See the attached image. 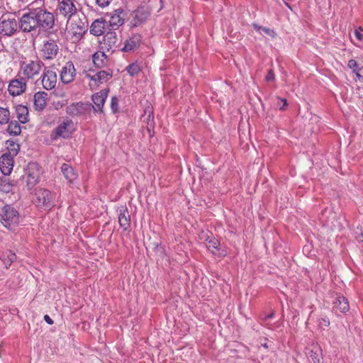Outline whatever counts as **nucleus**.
Returning <instances> with one entry per match:
<instances>
[{"mask_svg": "<svg viewBox=\"0 0 363 363\" xmlns=\"http://www.w3.org/2000/svg\"><path fill=\"white\" fill-rule=\"evenodd\" d=\"M56 194L44 188H36L32 199L33 203L40 209L50 211L55 206Z\"/></svg>", "mask_w": 363, "mask_h": 363, "instance_id": "obj_1", "label": "nucleus"}, {"mask_svg": "<svg viewBox=\"0 0 363 363\" xmlns=\"http://www.w3.org/2000/svg\"><path fill=\"white\" fill-rule=\"evenodd\" d=\"M44 67L45 64L38 57L35 60H21L20 61L19 72L26 79H33L40 74Z\"/></svg>", "mask_w": 363, "mask_h": 363, "instance_id": "obj_2", "label": "nucleus"}, {"mask_svg": "<svg viewBox=\"0 0 363 363\" xmlns=\"http://www.w3.org/2000/svg\"><path fill=\"white\" fill-rule=\"evenodd\" d=\"M38 30H42L48 35L51 34L55 25V17L53 13L42 8L35 9Z\"/></svg>", "mask_w": 363, "mask_h": 363, "instance_id": "obj_3", "label": "nucleus"}, {"mask_svg": "<svg viewBox=\"0 0 363 363\" xmlns=\"http://www.w3.org/2000/svg\"><path fill=\"white\" fill-rule=\"evenodd\" d=\"M19 30L23 33L36 32L38 29L35 9H29L18 20Z\"/></svg>", "mask_w": 363, "mask_h": 363, "instance_id": "obj_4", "label": "nucleus"}, {"mask_svg": "<svg viewBox=\"0 0 363 363\" xmlns=\"http://www.w3.org/2000/svg\"><path fill=\"white\" fill-rule=\"evenodd\" d=\"M66 113L72 118H86L91 111V104L89 102H74L66 107Z\"/></svg>", "mask_w": 363, "mask_h": 363, "instance_id": "obj_5", "label": "nucleus"}, {"mask_svg": "<svg viewBox=\"0 0 363 363\" xmlns=\"http://www.w3.org/2000/svg\"><path fill=\"white\" fill-rule=\"evenodd\" d=\"M59 49L57 41L50 38L43 42L39 52L43 60H51L57 57L59 53Z\"/></svg>", "mask_w": 363, "mask_h": 363, "instance_id": "obj_6", "label": "nucleus"}, {"mask_svg": "<svg viewBox=\"0 0 363 363\" xmlns=\"http://www.w3.org/2000/svg\"><path fill=\"white\" fill-rule=\"evenodd\" d=\"M1 222L6 228L18 222V212L11 205H5L1 209Z\"/></svg>", "mask_w": 363, "mask_h": 363, "instance_id": "obj_7", "label": "nucleus"}, {"mask_svg": "<svg viewBox=\"0 0 363 363\" xmlns=\"http://www.w3.org/2000/svg\"><path fill=\"white\" fill-rule=\"evenodd\" d=\"M57 12L68 21L74 16L77 11L74 0H58Z\"/></svg>", "mask_w": 363, "mask_h": 363, "instance_id": "obj_8", "label": "nucleus"}, {"mask_svg": "<svg viewBox=\"0 0 363 363\" xmlns=\"http://www.w3.org/2000/svg\"><path fill=\"white\" fill-rule=\"evenodd\" d=\"M102 48L108 51L111 50L113 52L120 51L121 39L118 37L114 30H108L104 35Z\"/></svg>", "mask_w": 363, "mask_h": 363, "instance_id": "obj_9", "label": "nucleus"}, {"mask_svg": "<svg viewBox=\"0 0 363 363\" xmlns=\"http://www.w3.org/2000/svg\"><path fill=\"white\" fill-rule=\"evenodd\" d=\"M40 79L43 87L46 90H51L56 86L57 76V73L52 69V67H45Z\"/></svg>", "mask_w": 363, "mask_h": 363, "instance_id": "obj_10", "label": "nucleus"}, {"mask_svg": "<svg viewBox=\"0 0 363 363\" xmlns=\"http://www.w3.org/2000/svg\"><path fill=\"white\" fill-rule=\"evenodd\" d=\"M109 89H102L91 96V101L94 105L91 104V109L95 113H104V106L109 93Z\"/></svg>", "mask_w": 363, "mask_h": 363, "instance_id": "obj_11", "label": "nucleus"}, {"mask_svg": "<svg viewBox=\"0 0 363 363\" xmlns=\"http://www.w3.org/2000/svg\"><path fill=\"white\" fill-rule=\"evenodd\" d=\"M19 29L18 21L15 18H1L0 19V34L6 36L13 35Z\"/></svg>", "mask_w": 363, "mask_h": 363, "instance_id": "obj_12", "label": "nucleus"}, {"mask_svg": "<svg viewBox=\"0 0 363 363\" xmlns=\"http://www.w3.org/2000/svg\"><path fill=\"white\" fill-rule=\"evenodd\" d=\"M71 125H73L72 120H65L62 123L59 124L55 129L52 130L50 134V138L52 140H56L59 138H63L65 139L69 138L72 134V132L69 130L68 127Z\"/></svg>", "mask_w": 363, "mask_h": 363, "instance_id": "obj_13", "label": "nucleus"}, {"mask_svg": "<svg viewBox=\"0 0 363 363\" xmlns=\"http://www.w3.org/2000/svg\"><path fill=\"white\" fill-rule=\"evenodd\" d=\"M143 36L139 33H135L128 37L124 42L120 51L123 52H132L137 50L141 45Z\"/></svg>", "mask_w": 363, "mask_h": 363, "instance_id": "obj_14", "label": "nucleus"}, {"mask_svg": "<svg viewBox=\"0 0 363 363\" xmlns=\"http://www.w3.org/2000/svg\"><path fill=\"white\" fill-rule=\"evenodd\" d=\"M150 15V10L147 6H139L133 13L130 21L132 27H137L144 23Z\"/></svg>", "mask_w": 363, "mask_h": 363, "instance_id": "obj_15", "label": "nucleus"}, {"mask_svg": "<svg viewBox=\"0 0 363 363\" xmlns=\"http://www.w3.org/2000/svg\"><path fill=\"white\" fill-rule=\"evenodd\" d=\"M76 76V69L72 61L67 62L62 67L60 73V80L63 84H67L74 81Z\"/></svg>", "mask_w": 363, "mask_h": 363, "instance_id": "obj_16", "label": "nucleus"}, {"mask_svg": "<svg viewBox=\"0 0 363 363\" xmlns=\"http://www.w3.org/2000/svg\"><path fill=\"white\" fill-rule=\"evenodd\" d=\"M125 16L126 13L123 9L119 8L114 10L111 13L109 21H107L108 28L112 27L113 30H116L121 26L124 24Z\"/></svg>", "mask_w": 363, "mask_h": 363, "instance_id": "obj_17", "label": "nucleus"}, {"mask_svg": "<svg viewBox=\"0 0 363 363\" xmlns=\"http://www.w3.org/2000/svg\"><path fill=\"white\" fill-rule=\"evenodd\" d=\"M113 77L112 71L100 70L96 74L91 75L90 74H86V77L94 82L90 84V86L98 87L100 84L108 82Z\"/></svg>", "mask_w": 363, "mask_h": 363, "instance_id": "obj_18", "label": "nucleus"}, {"mask_svg": "<svg viewBox=\"0 0 363 363\" xmlns=\"http://www.w3.org/2000/svg\"><path fill=\"white\" fill-rule=\"evenodd\" d=\"M26 80L23 77L11 80L8 88L9 94L13 96L23 94L26 89Z\"/></svg>", "mask_w": 363, "mask_h": 363, "instance_id": "obj_19", "label": "nucleus"}, {"mask_svg": "<svg viewBox=\"0 0 363 363\" xmlns=\"http://www.w3.org/2000/svg\"><path fill=\"white\" fill-rule=\"evenodd\" d=\"M11 154H4L0 157V170L5 176L9 175L13 169L14 160Z\"/></svg>", "mask_w": 363, "mask_h": 363, "instance_id": "obj_20", "label": "nucleus"}, {"mask_svg": "<svg viewBox=\"0 0 363 363\" xmlns=\"http://www.w3.org/2000/svg\"><path fill=\"white\" fill-rule=\"evenodd\" d=\"M206 241L207 242L208 250L215 256L225 257L227 252L225 250L220 248V241L215 238H208Z\"/></svg>", "mask_w": 363, "mask_h": 363, "instance_id": "obj_21", "label": "nucleus"}, {"mask_svg": "<svg viewBox=\"0 0 363 363\" xmlns=\"http://www.w3.org/2000/svg\"><path fill=\"white\" fill-rule=\"evenodd\" d=\"M108 29V22L105 19H96L90 26V33L95 36H100L104 33H106Z\"/></svg>", "mask_w": 363, "mask_h": 363, "instance_id": "obj_22", "label": "nucleus"}, {"mask_svg": "<svg viewBox=\"0 0 363 363\" xmlns=\"http://www.w3.org/2000/svg\"><path fill=\"white\" fill-rule=\"evenodd\" d=\"M118 223L123 230H127L130 225V216L125 206H121L118 210Z\"/></svg>", "mask_w": 363, "mask_h": 363, "instance_id": "obj_23", "label": "nucleus"}, {"mask_svg": "<svg viewBox=\"0 0 363 363\" xmlns=\"http://www.w3.org/2000/svg\"><path fill=\"white\" fill-rule=\"evenodd\" d=\"M308 350L307 357L311 363L323 362L322 350L318 345H312L311 348Z\"/></svg>", "mask_w": 363, "mask_h": 363, "instance_id": "obj_24", "label": "nucleus"}, {"mask_svg": "<svg viewBox=\"0 0 363 363\" xmlns=\"http://www.w3.org/2000/svg\"><path fill=\"white\" fill-rule=\"evenodd\" d=\"M48 101V94L45 91H38L33 96L34 108L36 111H43Z\"/></svg>", "mask_w": 363, "mask_h": 363, "instance_id": "obj_25", "label": "nucleus"}, {"mask_svg": "<svg viewBox=\"0 0 363 363\" xmlns=\"http://www.w3.org/2000/svg\"><path fill=\"white\" fill-rule=\"evenodd\" d=\"M333 307L345 313L350 309L348 300L344 296L338 295L333 302Z\"/></svg>", "mask_w": 363, "mask_h": 363, "instance_id": "obj_26", "label": "nucleus"}, {"mask_svg": "<svg viewBox=\"0 0 363 363\" xmlns=\"http://www.w3.org/2000/svg\"><path fill=\"white\" fill-rule=\"evenodd\" d=\"M61 171L65 178L70 184L73 183L78 177V174L68 164L64 163L61 167Z\"/></svg>", "mask_w": 363, "mask_h": 363, "instance_id": "obj_27", "label": "nucleus"}, {"mask_svg": "<svg viewBox=\"0 0 363 363\" xmlns=\"http://www.w3.org/2000/svg\"><path fill=\"white\" fill-rule=\"evenodd\" d=\"M71 30L74 41L79 40L84 36L86 31L84 23H82V25L72 24Z\"/></svg>", "mask_w": 363, "mask_h": 363, "instance_id": "obj_28", "label": "nucleus"}, {"mask_svg": "<svg viewBox=\"0 0 363 363\" xmlns=\"http://www.w3.org/2000/svg\"><path fill=\"white\" fill-rule=\"evenodd\" d=\"M16 112L20 123H26L28 121V109L26 106L18 105L16 107Z\"/></svg>", "mask_w": 363, "mask_h": 363, "instance_id": "obj_29", "label": "nucleus"}, {"mask_svg": "<svg viewBox=\"0 0 363 363\" xmlns=\"http://www.w3.org/2000/svg\"><path fill=\"white\" fill-rule=\"evenodd\" d=\"M106 59L107 56L104 52H96L92 56L93 62L98 68H101L105 65Z\"/></svg>", "mask_w": 363, "mask_h": 363, "instance_id": "obj_30", "label": "nucleus"}, {"mask_svg": "<svg viewBox=\"0 0 363 363\" xmlns=\"http://www.w3.org/2000/svg\"><path fill=\"white\" fill-rule=\"evenodd\" d=\"M1 259L6 268H9L11 264L16 259V255L11 250H7L2 253Z\"/></svg>", "mask_w": 363, "mask_h": 363, "instance_id": "obj_31", "label": "nucleus"}, {"mask_svg": "<svg viewBox=\"0 0 363 363\" xmlns=\"http://www.w3.org/2000/svg\"><path fill=\"white\" fill-rule=\"evenodd\" d=\"M6 148L9 151L6 154H11L13 157L17 155L20 150V145L13 140H8L6 142Z\"/></svg>", "mask_w": 363, "mask_h": 363, "instance_id": "obj_32", "label": "nucleus"}, {"mask_svg": "<svg viewBox=\"0 0 363 363\" xmlns=\"http://www.w3.org/2000/svg\"><path fill=\"white\" fill-rule=\"evenodd\" d=\"M7 128V132L12 135L17 136L19 135L21 133V128L19 124V122L16 121H9Z\"/></svg>", "mask_w": 363, "mask_h": 363, "instance_id": "obj_33", "label": "nucleus"}, {"mask_svg": "<svg viewBox=\"0 0 363 363\" xmlns=\"http://www.w3.org/2000/svg\"><path fill=\"white\" fill-rule=\"evenodd\" d=\"M0 191L4 193H9L12 191V184L6 177L0 178Z\"/></svg>", "mask_w": 363, "mask_h": 363, "instance_id": "obj_34", "label": "nucleus"}, {"mask_svg": "<svg viewBox=\"0 0 363 363\" xmlns=\"http://www.w3.org/2000/svg\"><path fill=\"white\" fill-rule=\"evenodd\" d=\"M126 70L131 77H135L141 72V68L137 62H133L126 67Z\"/></svg>", "mask_w": 363, "mask_h": 363, "instance_id": "obj_35", "label": "nucleus"}, {"mask_svg": "<svg viewBox=\"0 0 363 363\" xmlns=\"http://www.w3.org/2000/svg\"><path fill=\"white\" fill-rule=\"evenodd\" d=\"M10 112L7 108L0 107V124L4 125L9 122Z\"/></svg>", "mask_w": 363, "mask_h": 363, "instance_id": "obj_36", "label": "nucleus"}, {"mask_svg": "<svg viewBox=\"0 0 363 363\" xmlns=\"http://www.w3.org/2000/svg\"><path fill=\"white\" fill-rule=\"evenodd\" d=\"M118 98L116 96H113L111 97V109L113 113H116L118 112Z\"/></svg>", "mask_w": 363, "mask_h": 363, "instance_id": "obj_37", "label": "nucleus"}, {"mask_svg": "<svg viewBox=\"0 0 363 363\" xmlns=\"http://www.w3.org/2000/svg\"><path fill=\"white\" fill-rule=\"evenodd\" d=\"M254 28L259 33H264L269 35H272L274 31L269 28L258 26L257 24L253 25Z\"/></svg>", "mask_w": 363, "mask_h": 363, "instance_id": "obj_38", "label": "nucleus"}, {"mask_svg": "<svg viewBox=\"0 0 363 363\" xmlns=\"http://www.w3.org/2000/svg\"><path fill=\"white\" fill-rule=\"evenodd\" d=\"M347 66H348V67L350 69H352L353 72H354V69H356V70H362L363 69V67H361V68H359L357 62H356V60H354L353 59L350 60L348 61Z\"/></svg>", "mask_w": 363, "mask_h": 363, "instance_id": "obj_39", "label": "nucleus"}, {"mask_svg": "<svg viewBox=\"0 0 363 363\" xmlns=\"http://www.w3.org/2000/svg\"><path fill=\"white\" fill-rule=\"evenodd\" d=\"M28 180L27 181V185L29 189H30L33 185L35 184L37 179L34 176H32L31 174H28Z\"/></svg>", "mask_w": 363, "mask_h": 363, "instance_id": "obj_40", "label": "nucleus"}, {"mask_svg": "<svg viewBox=\"0 0 363 363\" xmlns=\"http://www.w3.org/2000/svg\"><path fill=\"white\" fill-rule=\"evenodd\" d=\"M112 0H96L97 5L101 8H104L109 5Z\"/></svg>", "mask_w": 363, "mask_h": 363, "instance_id": "obj_41", "label": "nucleus"}, {"mask_svg": "<svg viewBox=\"0 0 363 363\" xmlns=\"http://www.w3.org/2000/svg\"><path fill=\"white\" fill-rule=\"evenodd\" d=\"M275 78L274 73L272 69H269L267 72V74L265 77V80L267 82H272L274 81Z\"/></svg>", "mask_w": 363, "mask_h": 363, "instance_id": "obj_42", "label": "nucleus"}, {"mask_svg": "<svg viewBox=\"0 0 363 363\" xmlns=\"http://www.w3.org/2000/svg\"><path fill=\"white\" fill-rule=\"evenodd\" d=\"M319 323L322 327H328L330 325V320L328 318L325 316L320 318Z\"/></svg>", "mask_w": 363, "mask_h": 363, "instance_id": "obj_43", "label": "nucleus"}, {"mask_svg": "<svg viewBox=\"0 0 363 363\" xmlns=\"http://www.w3.org/2000/svg\"><path fill=\"white\" fill-rule=\"evenodd\" d=\"M43 319L49 325H52L54 323L52 319L48 315H45Z\"/></svg>", "mask_w": 363, "mask_h": 363, "instance_id": "obj_44", "label": "nucleus"}, {"mask_svg": "<svg viewBox=\"0 0 363 363\" xmlns=\"http://www.w3.org/2000/svg\"><path fill=\"white\" fill-rule=\"evenodd\" d=\"M280 100L282 102V105L279 106V109L284 110L285 107L288 105L287 100L286 99H280Z\"/></svg>", "mask_w": 363, "mask_h": 363, "instance_id": "obj_45", "label": "nucleus"}, {"mask_svg": "<svg viewBox=\"0 0 363 363\" xmlns=\"http://www.w3.org/2000/svg\"><path fill=\"white\" fill-rule=\"evenodd\" d=\"M354 35H355V37L359 40H362V38H363V35L361 34L360 32H359L358 30H355L354 32Z\"/></svg>", "mask_w": 363, "mask_h": 363, "instance_id": "obj_46", "label": "nucleus"}, {"mask_svg": "<svg viewBox=\"0 0 363 363\" xmlns=\"http://www.w3.org/2000/svg\"><path fill=\"white\" fill-rule=\"evenodd\" d=\"M359 71L354 69V73H355L357 78L363 81V75L360 74Z\"/></svg>", "mask_w": 363, "mask_h": 363, "instance_id": "obj_47", "label": "nucleus"}, {"mask_svg": "<svg viewBox=\"0 0 363 363\" xmlns=\"http://www.w3.org/2000/svg\"><path fill=\"white\" fill-rule=\"evenodd\" d=\"M357 238L363 242V229H360V233L357 235Z\"/></svg>", "mask_w": 363, "mask_h": 363, "instance_id": "obj_48", "label": "nucleus"}, {"mask_svg": "<svg viewBox=\"0 0 363 363\" xmlns=\"http://www.w3.org/2000/svg\"><path fill=\"white\" fill-rule=\"evenodd\" d=\"M274 313L272 312V313H269V315H266L264 318V320L272 318L274 317Z\"/></svg>", "mask_w": 363, "mask_h": 363, "instance_id": "obj_49", "label": "nucleus"}, {"mask_svg": "<svg viewBox=\"0 0 363 363\" xmlns=\"http://www.w3.org/2000/svg\"><path fill=\"white\" fill-rule=\"evenodd\" d=\"M150 118H152L153 120L154 118V116H153V112L152 111H151L149 114H148V116H147V119L150 121Z\"/></svg>", "mask_w": 363, "mask_h": 363, "instance_id": "obj_50", "label": "nucleus"}]
</instances>
